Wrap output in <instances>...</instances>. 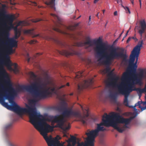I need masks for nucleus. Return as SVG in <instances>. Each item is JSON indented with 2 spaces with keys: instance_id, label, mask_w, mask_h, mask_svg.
I'll list each match as a JSON object with an SVG mask.
<instances>
[{
  "instance_id": "f257e3e1",
  "label": "nucleus",
  "mask_w": 146,
  "mask_h": 146,
  "mask_svg": "<svg viewBox=\"0 0 146 146\" xmlns=\"http://www.w3.org/2000/svg\"><path fill=\"white\" fill-rule=\"evenodd\" d=\"M143 41L141 40L133 49L130 56L129 61V70L124 73L122 77L123 80L126 81L131 80V82L125 84L122 82L119 85L117 84L118 80L117 77L115 76L111 78V80L107 84L108 86L114 87L117 86L119 92L125 96L124 104L128 106V96L129 94L136 89L135 84L141 85L143 79H146V70H141L139 73L136 74L137 66V65L138 57L142 46Z\"/></svg>"
},
{
  "instance_id": "f03ea898",
  "label": "nucleus",
  "mask_w": 146,
  "mask_h": 146,
  "mask_svg": "<svg viewBox=\"0 0 146 146\" xmlns=\"http://www.w3.org/2000/svg\"><path fill=\"white\" fill-rule=\"evenodd\" d=\"M29 119L30 122L43 136L48 146H54L56 145L55 141H59L61 137L59 135H57L54 139H53L51 137H49L47 136L48 133L52 131L54 127H58L64 131L69 129L70 127L69 123H68V126H63L64 118L59 115L50 116L49 120L51 122L52 124L57 123L56 125L51 126L46 123V119L39 113H37L35 107L30 116Z\"/></svg>"
},
{
  "instance_id": "7ed1b4c3",
  "label": "nucleus",
  "mask_w": 146,
  "mask_h": 146,
  "mask_svg": "<svg viewBox=\"0 0 146 146\" xmlns=\"http://www.w3.org/2000/svg\"><path fill=\"white\" fill-rule=\"evenodd\" d=\"M93 43L96 44V47L94 48V50L99 54L104 53L107 48L110 47L111 50L109 52L103 56L105 60L103 62L105 65H109L111 64V61L114 59L120 58L126 59L127 58V55L126 53H124L125 50L124 48H120L119 50L120 51L117 52L115 48H113L112 46H110L103 43L100 38L96 40H90L89 37H88L86 42H78L77 44V46H83L87 44L89 45V47H91L93 45Z\"/></svg>"
},
{
  "instance_id": "20e7f679",
  "label": "nucleus",
  "mask_w": 146,
  "mask_h": 146,
  "mask_svg": "<svg viewBox=\"0 0 146 146\" xmlns=\"http://www.w3.org/2000/svg\"><path fill=\"white\" fill-rule=\"evenodd\" d=\"M5 83L8 88H5L2 86L1 88H0V103L8 109L12 110L19 115H21L25 113H27L29 115L30 118L34 106L26 105V108H21L14 101L11 102L12 105H9L7 103L5 102L3 97L6 99L10 100L12 97V92L14 90L12 84L9 79L5 81Z\"/></svg>"
},
{
  "instance_id": "39448f33",
  "label": "nucleus",
  "mask_w": 146,
  "mask_h": 146,
  "mask_svg": "<svg viewBox=\"0 0 146 146\" xmlns=\"http://www.w3.org/2000/svg\"><path fill=\"white\" fill-rule=\"evenodd\" d=\"M83 111V115L82 116L80 113L78 111H73L71 108H67L68 104L64 101L61 102L56 107L57 110L60 112H62L63 117L69 118L72 116L80 117V120L83 124H86V117L88 116L89 109L88 108H84L81 105Z\"/></svg>"
},
{
  "instance_id": "423d86ee",
  "label": "nucleus",
  "mask_w": 146,
  "mask_h": 146,
  "mask_svg": "<svg viewBox=\"0 0 146 146\" xmlns=\"http://www.w3.org/2000/svg\"><path fill=\"white\" fill-rule=\"evenodd\" d=\"M109 117H111L112 127L119 132L122 133L128 128L127 125L129 124L135 116H131L129 118L125 119L122 117L118 113L113 112Z\"/></svg>"
},
{
  "instance_id": "0eeeda50",
  "label": "nucleus",
  "mask_w": 146,
  "mask_h": 146,
  "mask_svg": "<svg viewBox=\"0 0 146 146\" xmlns=\"http://www.w3.org/2000/svg\"><path fill=\"white\" fill-rule=\"evenodd\" d=\"M105 116H103L102 122L100 124H97V127L96 129L91 131L88 130L86 133V134L92 146H94V142L95 139L98 135L99 132L106 130L103 126L106 127L112 126L111 123L112 120L111 117H109L111 115H108L106 113H105Z\"/></svg>"
},
{
  "instance_id": "6e6552de",
  "label": "nucleus",
  "mask_w": 146,
  "mask_h": 146,
  "mask_svg": "<svg viewBox=\"0 0 146 146\" xmlns=\"http://www.w3.org/2000/svg\"><path fill=\"white\" fill-rule=\"evenodd\" d=\"M24 88L27 91L31 94L34 97L39 99L46 98L48 96L51 95L49 91L50 87L45 88L43 90H41L42 87L38 85L37 82L33 83L30 85L24 87Z\"/></svg>"
},
{
  "instance_id": "1a4fd4ad",
  "label": "nucleus",
  "mask_w": 146,
  "mask_h": 146,
  "mask_svg": "<svg viewBox=\"0 0 146 146\" xmlns=\"http://www.w3.org/2000/svg\"><path fill=\"white\" fill-rule=\"evenodd\" d=\"M9 34L5 32L3 36L0 41V50H4L6 47L9 46L11 47H16L17 46V41L13 38L9 37Z\"/></svg>"
},
{
  "instance_id": "9d476101",
  "label": "nucleus",
  "mask_w": 146,
  "mask_h": 146,
  "mask_svg": "<svg viewBox=\"0 0 146 146\" xmlns=\"http://www.w3.org/2000/svg\"><path fill=\"white\" fill-rule=\"evenodd\" d=\"M5 12L4 11H3L1 12H0V17L1 16H3L7 19L8 22L9 23L10 26H8L6 23L3 21V25L5 26L6 29L9 30H10L13 27L12 25V23L14 20V16L12 15H7L5 14Z\"/></svg>"
},
{
  "instance_id": "9b49d317",
  "label": "nucleus",
  "mask_w": 146,
  "mask_h": 146,
  "mask_svg": "<svg viewBox=\"0 0 146 146\" xmlns=\"http://www.w3.org/2000/svg\"><path fill=\"white\" fill-rule=\"evenodd\" d=\"M68 46L69 48V50H62V51H59V53L66 56H72L74 55H76L79 56L81 55V53L80 52L76 51L74 50L73 48L74 47L73 46L71 47Z\"/></svg>"
},
{
  "instance_id": "f8f14e48",
  "label": "nucleus",
  "mask_w": 146,
  "mask_h": 146,
  "mask_svg": "<svg viewBox=\"0 0 146 146\" xmlns=\"http://www.w3.org/2000/svg\"><path fill=\"white\" fill-rule=\"evenodd\" d=\"M93 78L90 79L88 80H84L82 83L78 85V91L80 93L83 89L90 87L93 83Z\"/></svg>"
},
{
  "instance_id": "ddd939ff",
  "label": "nucleus",
  "mask_w": 146,
  "mask_h": 146,
  "mask_svg": "<svg viewBox=\"0 0 146 146\" xmlns=\"http://www.w3.org/2000/svg\"><path fill=\"white\" fill-rule=\"evenodd\" d=\"M140 25L139 27L140 29L139 31V33L141 37L142 34L144 33L146 29V23L144 20L140 22Z\"/></svg>"
},
{
  "instance_id": "4468645a",
  "label": "nucleus",
  "mask_w": 146,
  "mask_h": 146,
  "mask_svg": "<svg viewBox=\"0 0 146 146\" xmlns=\"http://www.w3.org/2000/svg\"><path fill=\"white\" fill-rule=\"evenodd\" d=\"M27 25V23L25 21H20L17 24L16 26L14 28V30L15 33H20L21 32V31L18 30L17 29V27L19 26H24L26 25Z\"/></svg>"
},
{
  "instance_id": "2eb2a0df",
  "label": "nucleus",
  "mask_w": 146,
  "mask_h": 146,
  "mask_svg": "<svg viewBox=\"0 0 146 146\" xmlns=\"http://www.w3.org/2000/svg\"><path fill=\"white\" fill-rule=\"evenodd\" d=\"M45 78L46 79L44 80V82L41 84V85L39 84L38 83H37L38 84V85L41 86L42 87V86L45 88H46L47 85L50 84V77L47 74H46V75Z\"/></svg>"
},
{
  "instance_id": "dca6fc26",
  "label": "nucleus",
  "mask_w": 146,
  "mask_h": 146,
  "mask_svg": "<svg viewBox=\"0 0 146 146\" xmlns=\"http://www.w3.org/2000/svg\"><path fill=\"white\" fill-rule=\"evenodd\" d=\"M55 0H51L49 2L46 1L45 3L46 5L49 6L52 9H53L54 11L56 10L55 7Z\"/></svg>"
},
{
  "instance_id": "f3484780",
  "label": "nucleus",
  "mask_w": 146,
  "mask_h": 146,
  "mask_svg": "<svg viewBox=\"0 0 146 146\" xmlns=\"http://www.w3.org/2000/svg\"><path fill=\"white\" fill-rule=\"evenodd\" d=\"M51 15L55 19L57 23L61 25V19L58 16L54 14H51Z\"/></svg>"
},
{
  "instance_id": "a211bd4d",
  "label": "nucleus",
  "mask_w": 146,
  "mask_h": 146,
  "mask_svg": "<svg viewBox=\"0 0 146 146\" xmlns=\"http://www.w3.org/2000/svg\"><path fill=\"white\" fill-rule=\"evenodd\" d=\"M54 40L55 43L61 46H65L66 45L65 43L62 42L58 39H54Z\"/></svg>"
},
{
  "instance_id": "6ab92c4d",
  "label": "nucleus",
  "mask_w": 146,
  "mask_h": 146,
  "mask_svg": "<svg viewBox=\"0 0 146 146\" xmlns=\"http://www.w3.org/2000/svg\"><path fill=\"white\" fill-rule=\"evenodd\" d=\"M76 140V137L73 136H71L70 138H69L66 141L68 143H71V142L73 141Z\"/></svg>"
},
{
  "instance_id": "aec40b11",
  "label": "nucleus",
  "mask_w": 146,
  "mask_h": 146,
  "mask_svg": "<svg viewBox=\"0 0 146 146\" xmlns=\"http://www.w3.org/2000/svg\"><path fill=\"white\" fill-rule=\"evenodd\" d=\"M34 30L33 29L25 30L24 33L26 34H32L33 33Z\"/></svg>"
},
{
  "instance_id": "412c9836",
  "label": "nucleus",
  "mask_w": 146,
  "mask_h": 146,
  "mask_svg": "<svg viewBox=\"0 0 146 146\" xmlns=\"http://www.w3.org/2000/svg\"><path fill=\"white\" fill-rule=\"evenodd\" d=\"M83 72H78V73L76 74L75 78H78L81 77L82 76V74Z\"/></svg>"
},
{
  "instance_id": "4be33fe9",
  "label": "nucleus",
  "mask_w": 146,
  "mask_h": 146,
  "mask_svg": "<svg viewBox=\"0 0 146 146\" xmlns=\"http://www.w3.org/2000/svg\"><path fill=\"white\" fill-rule=\"evenodd\" d=\"M49 91L51 92V95L53 93L56 94L57 92V90H56L55 87H53L51 88L50 87V88L49 90Z\"/></svg>"
},
{
  "instance_id": "5701e85b",
  "label": "nucleus",
  "mask_w": 146,
  "mask_h": 146,
  "mask_svg": "<svg viewBox=\"0 0 146 146\" xmlns=\"http://www.w3.org/2000/svg\"><path fill=\"white\" fill-rule=\"evenodd\" d=\"M30 76L33 79H35L37 77V76L33 72H30L29 73Z\"/></svg>"
},
{
  "instance_id": "b1692460",
  "label": "nucleus",
  "mask_w": 146,
  "mask_h": 146,
  "mask_svg": "<svg viewBox=\"0 0 146 146\" xmlns=\"http://www.w3.org/2000/svg\"><path fill=\"white\" fill-rule=\"evenodd\" d=\"M15 51L12 48V47H10L7 50V53L9 54L13 53Z\"/></svg>"
},
{
  "instance_id": "393cba45",
  "label": "nucleus",
  "mask_w": 146,
  "mask_h": 146,
  "mask_svg": "<svg viewBox=\"0 0 146 146\" xmlns=\"http://www.w3.org/2000/svg\"><path fill=\"white\" fill-rule=\"evenodd\" d=\"M12 126V124L11 123L8 124L6 125H5V129L6 130L9 129H11Z\"/></svg>"
},
{
  "instance_id": "a878e982",
  "label": "nucleus",
  "mask_w": 146,
  "mask_h": 146,
  "mask_svg": "<svg viewBox=\"0 0 146 146\" xmlns=\"http://www.w3.org/2000/svg\"><path fill=\"white\" fill-rule=\"evenodd\" d=\"M21 32L15 33L14 38L15 39H17L18 38L21 36Z\"/></svg>"
},
{
  "instance_id": "bb28decb",
  "label": "nucleus",
  "mask_w": 146,
  "mask_h": 146,
  "mask_svg": "<svg viewBox=\"0 0 146 146\" xmlns=\"http://www.w3.org/2000/svg\"><path fill=\"white\" fill-rule=\"evenodd\" d=\"M125 9L126 11V13H128L129 14H130L131 13L130 11L129 10V8L127 7H124L123 6Z\"/></svg>"
},
{
  "instance_id": "cd10ccee",
  "label": "nucleus",
  "mask_w": 146,
  "mask_h": 146,
  "mask_svg": "<svg viewBox=\"0 0 146 146\" xmlns=\"http://www.w3.org/2000/svg\"><path fill=\"white\" fill-rule=\"evenodd\" d=\"M53 29L54 31L59 33H62V31L58 27H54Z\"/></svg>"
},
{
  "instance_id": "c85d7f7f",
  "label": "nucleus",
  "mask_w": 146,
  "mask_h": 146,
  "mask_svg": "<svg viewBox=\"0 0 146 146\" xmlns=\"http://www.w3.org/2000/svg\"><path fill=\"white\" fill-rule=\"evenodd\" d=\"M36 102L37 101L36 100L33 99L31 100L30 102V104H31L34 105H35Z\"/></svg>"
},
{
  "instance_id": "c756f323",
  "label": "nucleus",
  "mask_w": 146,
  "mask_h": 146,
  "mask_svg": "<svg viewBox=\"0 0 146 146\" xmlns=\"http://www.w3.org/2000/svg\"><path fill=\"white\" fill-rule=\"evenodd\" d=\"M42 20L41 19H37L35 20L32 19V21L34 23H36Z\"/></svg>"
},
{
  "instance_id": "7c9ffc66",
  "label": "nucleus",
  "mask_w": 146,
  "mask_h": 146,
  "mask_svg": "<svg viewBox=\"0 0 146 146\" xmlns=\"http://www.w3.org/2000/svg\"><path fill=\"white\" fill-rule=\"evenodd\" d=\"M5 32H1V31H0V41H1V40L2 37L1 36H3L4 34L5 33Z\"/></svg>"
},
{
  "instance_id": "2f4dec72",
  "label": "nucleus",
  "mask_w": 146,
  "mask_h": 146,
  "mask_svg": "<svg viewBox=\"0 0 146 146\" xmlns=\"http://www.w3.org/2000/svg\"><path fill=\"white\" fill-rule=\"evenodd\" d=\"M37 41L35 40H32L29 42L31 44H34Z\"/></svg>"
},
{
  "instance_id": "473e14b6",
  "label": "nucleus",
  "mask_w": 146,
  "mask_h": 146,
  "mask_svg": "<svg viewBox=\"0 0 146 146\" xmlns=\"http://www.w3.org/2000/svg\"><path fill=\"white\" fill-rule=\"evenodd\" d=\"M141 104V103L139 101L137 102V103H136L135 104V106H139V108H140L141 106L140 105Z\"/></svg>"
},
{
  "instance_id": "72a5a7b5",
  "label": "nucleus",
  "mask_w": 146,
  "mask_h": 146,
  "mask_svg": "<svg viewBox=\"0 0 146 146\" xmlns=\"http://www.w3.org/2000/svg\"><path fill=\"white\" fill-rule=\"evenodd\" d=\"M65 86V85H63L61 86H58L57 88L58 90H59V89L64 87Z\"/></svg>"
},
{
  "instance_id": "f704fd0d",
  "label": "nucleus",
  "mask_w": 146,
  "mask_h": 146,
  "mask_svg": "<svg viewBox=\"0 0 146 146\" xmlns=\"http://www.w3.org/2000/svg\"><path fill=\"white\" fill-rule=\"evenodd\" d=\"M27 56L28 58L27 61L28 62H29L30 60V58L29 57V54L28 53L27 54Z\"/></svg>"
},
{
  "instance_id": "c9c22d12",
  "label": "nucleus",
  "mask_w": 146,
  "mask_h": 146,
  "mask_svg": "<svg viewBox=\"0 0 146 146\" xmlns=\"http://www.w3.org/2000/svg\"><path fill=\"white\" fill-rule=\"evenodd\" d=\"M125 105L126 106H127V107H129L130 108H133L134 109H135V107L136 106H135V105L133 106H129V105H128V106H127L126 105H125Z\"/></svg>"
},
{
  "instance_id": "e433bc0d",
  "label": "nucleus",
  "mask_w": 146,
  "mask_h": 146,
  "mask_svg": "<svg viewBox=\"0 0 146 146\" xmlns=\"http://www.w3.org/2000/svg\"><path fill=\"white\" fill-rule=\"evenodd\" d=\"M131 38H132L131 37H129L127 40V43H128L130 41Z\"/></svg>"
},
{
  "instance_id": "4c0bfd02",
  "label": "nucleus",
  "mask_w": 146,
  "mask_h": 146,
  "mask_svg": "<svg viewBox=\"0 0 146 146\" xmlns=\"http://www.w3.org/2000/svg\"><path fill=\"white\" fill-rule=\"evenodd\" d=\"M140 108L141 109V111H143L146 109V107H141V108Z\"/></svg>"
},
{
  "instance_id": "58836bf2",
  "label": "nucleus",
  "mask_w": 146,
  "mask_h": 146,
  "mask_svg": "<svg viewBox=\"0 0 146 146\" xmlns=\"http://www.w3.org/2000/svg\"><path fill=\"white\" fill-rule=\"evenodd\" d=\"M67 29L70 30H72V27L70 26H69L68 27H67Z\"/></svg>"
},
{
  "instance_id": "ea45409f",
  "label": "nucleus",
  "mask_w": 146,
  "mask_h": 146,
  "mask_svg": "<svg viewBox=\"0 0 146 146\" xmlns=\"http://www.w3.org/2000/svg\"><path fill=\"white\" fill-rule=\"evenodd\" d=\"M123 32H124V31L123 30V31H122V32H121V33L120 35H119V37H118V39H119V38H120V37L122 35V34L123 33Z\"/></svg>"
},
{
  "instance_id": "a19ab883",
  "label": "nucleus",
  "mask_w": 146,
  "mask_h": 146,
  "mask_svg": "<svg viewBox=\"0 0 146 146\" xmlns=\"http://www.w3.org/2000/svg\"><path fill=\"white\" fill-rule=\"evenodd\" d=\"M114 15L115 16H116L117 15V11H115L114 13Z\"/></svg>"
},
{
  "instance_id": "79ce46f5",
  "label": "nucleus",
  "mask_w": 146,
  "mask_h": 146,
  "mask_svg": "<svg viewBox=\"0 0 146 146\" xmlns=\"http://www.w3.org/2000/svg\"><path fill=\"white\" fill-rule=\"evenodd\" d=\"M113 70L112 71H111V72H110V75H113Z\"/></svg>"
},
{
  "instance_id": "37998d69",
  "label": "nucleus",
  "mask_w": 146,
  "mask_h": 146,
  "mask_svg": "<svg viewBox=\"0 0 146 146\" xmlns=\"http://www.w3.org/2000/svg\"><path fill=\"white\" fill-rule=\"evenodd\" d=\"M39 35L38 34L35 35L33 36V37H35L38 36Z\"/></svg>"
},
{
  "instance_id": "c03bdc74",
  "label": "nucleus",
  "mask_w": 146,
  "mask_h": 146,
  "mask_svg": "<svg viewBox=\"0 0 146 146\" xmlns=\"http://www.w3.org/2000/svg\"><path fill=\"white\" fill-rule=\"evenodd\" d=\"M91 16H89V22L91 21Z\"/></svg>"
},
{
  "instance_id": "a18cd8bd",
  "label": "nucleus",
  "mask_w": 146,
  "mask_h": 146,
  "mask_svg": "<svg viewBox=\"0 0 146 146\" xmlns=\"http://www.w3.org/2000/svg\"><path fill=\"white\" fill-rule=\"evenodd\" d=\"M100 12H99L98 13V14H97V15H96V16L98 18H99V13Z\"/></svg>"
},
{
  "instance_id": "49530a36",
  "label": "nucleus",
  "mask_w": 146,
  "mask_h": 146,
  "mask_svg": "<svg viewBox=\"0 0 146 146\" xmlns=\"http://www.w3.org/2000/svg\"><path fill=\"white\" fill-rule=\"evenodd\" d=\"M99 0H94V3H96Z\"/></svg>"
},
{
  "instance_id": "de8ad7c7",
  "label": "nucleus",
  "mask_w": 146,
  "mask_h": 146,
  "mask_svg": "<svg viewBox=\"0 0 146 146\" xmlns=\"http://www.w3.org/2000/svg\"><path fill=\"white\" fill-rule=\"evenodd\" d=\"M106 69H107V70L108 71H109L110 70V68L109 67H108V68H107Z\"/></svg>"
},
{
  "instance_id": "09e8293b",
  "label": "nucleus",
  "mask_w": 146,
  "mask_h": 146,
  "mask_svg": "<svg viewBox=\"0 0 146 146\" xmlns=\"http://www.w3.org/2000/svg\"><path fill=\"white\" fill-rule=\"evenodd\" d=\"M139 2L140 6L141 7V0H139Z\"/></svg>"
},
{
  "instance_id": "8fccbe9b",
  "label": "nucleus",
  "mask_w": 146,
  "mask_h": 146,
  "mask_svg": "<svg viewBox=\"0 0 146 146\" xmlns=\"http://www.w3.org/2000/svg\"><path fill=\"white\" fill-rule=\"evenodd\" d=\"M118 39V38H117V39H116V40H115L114 42H113V44H114V43L116 42L117 40H118V39Z\"/></svg>"
},
{
  "instance_id": "3c124183",
  "label": "nucleus",
  "mask_w": 146,
  "mask_h": 146,
  "mask_svg": "<svg viewBox=\"0 0 146 146\" xmlns=\"http://www.w3.org/2000/svg\"><path fill=\"white\" fill-rule=\"evenodd\" d=\"M34 5L35 6H36L37 5V4H36V3H35V2H34Z\"/></svg>"
},
{
  "instance_id": "603ef678",
  "label": "nucleus",
  "mask_w": 146,
  "mask_h": 146,
  "mask_svg": "<svg viewBox=\"0 0 146 146\" xmlns=\"http://www.w3.org/2000/svg\"><path fill=\"white\" fill-rule=\"evenodd\" d=\"M123 146H127L126 143L125 142V143L123 145Z\"/></svg>"
},
{
  "instance_id": "864d4df0",
  "label": "nucleus",
  "mask_w": 146,
  "mask_h": 146,
  "mask_svg": "<svg viewBox=\"0 0 146 146\" xmlns=\"http://www.w3.org/2000/svg\"><path fill=\"white\" fill-rule=\"evenodd\" d=\"M145 100H145V102H144V104L146 105V97H145Z\"/></svg>"
},
{
  "instance_id": "5fc2aeb1",
  "label": "nucleus",
  "mask_w": 146,
  "mask_h": 146,
  "mask_svg": "<svg viewBox=\"0 0 146 146\" xmlns=\"http://www.w3.org/2000/svg\"><path fill=\"white\" fill-rule=\"evenodd\" d=\"M64 137H67V135L66 134H64Z\"/></svg>"
},
{
  "instance_id": "6e6d98bb",
  "label": "nucleus",
  "mask_w": 146,
  "mask_h": 146,
  "mask_svg": "<svg viewBox=\"0 0 146 146\" xmlns=\"http://www.w3.org/2000/svg\"><path fill=\"white\" fill-rule=\"evenodd\" d=\"M120 0H117V2L118 3H120Z\"/></svg>"
},
{
  "instance_id": "4d7b16f0",
  "label": "nucleus",
  "mask_w": 146,
  "mask_h": 146,
  "mask_svg": "<svg viewBox=\"0 0 146 146\" xmlns=\"http://www.w3.org/2000/svg\"><path fill=\"white\" fill-rule=\"evenodd\" d=\"M66 86H69V83H67L66 84Z\"/></svg>"
},
{
  "instance_id": "13d9d810",
  "label": "nucleus",
  "mask_w": 146,
  "mask_h": 146,
  "mask_svg": "<svg viewBox=\"0 0 146 146\" xmlns=\"http://www.w3.org/2000/svg\"><path fill=\"white\" fill-rule=\"evenodd\" d=\"M127 35V33H126L125 35V36H124V38H125V37H126Z\"/></svg>"
},
{
  "instance_id": "bf43d9fd",
  "label": "nucleus",
  "mask_w": 146,
  "mask_h": 146,
  "mask_svg": "<svg viewBox=\"0 0 146 146\" xmlns=\"http://www.w3.org/2000/svg\"><path fill=\"white\" fill-rule=\"evenodd\" d=\"M131 38H133L134 39H137H137L136 38H135L134 37H132Z\"/></svg>"
},
{
  "instance_id": "052dcab7",
  "label": "nucleus",
  "mask_w": 146,
  "mask_h": 146,
  "mask_svg": "<svg viewBox=\"0 0 146 146\" xmlns=\"http://www.w3.org/2000/svg\"><path fill=\"white\" fill-rule=\"evenodd\" d=\"M129 30H127V33H127V34H128V33H129Z\"/></svg>"
},
{
  "instance_id": "680f3d73",
  "label": "nucleus",
  "mask_w": 146,
  "mask_h": 146,
  "mask_svg": "<svg viewBox=\"0 0 146 146\" xmlns=\"http://www.w3.org/2000/svg\"><path fill=\"white\" fill-rule=\"evenodd\" d=\"M131 3H132L133 4V1H131Z\"/></svg>"
},
{
  "instance_id": "e2e57ef3",
  "label": "nucleus",
  "mask_w": 146,
  "mask_h": 146,
  "mask_svg": "<svg viewBox=\"0 0 146 146\" xmlns=\"http://www.w3.org/2000/svg\"><path fill=\"white\" fill-rule=\"evenodd\" d=\"M102 11H103V14H104V13L105 11V10H102Z\"/></svg>"
},
{
  "instance_id": "0e129e2a",
  "label": "nucleus",
  "mask_w": 146,
  "mask_h": 146,
  "mask_svg": "<svg viewBox=\"0 0 146 146\" xmlns=\"http://www.w3.org/2000/svg\"><path fill=\"white\" fill-rule=\"evenodd\" d=\"M111 97H114V95H111Z\"/></svg>"
},
{
  "instance_id": "69168bd1",
  "label": "nucleus",
  "mask_w": 146,
  "mask_h": 146,
  "mask_svg": "<svg viewBox=\"0 0 146 146\" xmlns=\"http://www.w3.org/2000/svg\"><path fill=\"white\" fill-rule=\"evenodd\" d=\"M73 95V93H71L70 94V95H71V96H72Z\"/></svg>"
},
{
  "instance_id": "338daca9",
  "label": "nucleus",
  "mask_w": 146,
  "mask_h": 146,
  "mask_svg": "<svg viewBox=\"0 0 146 146\" xmlns=\"http://www.w3.org/2000/svg\"><path fill=\"white\" fill-rule=\"evenodd\" d=\"M125 38H124V37H123V39H122V41H123L124 40V39Z\"/></svg>"
},
{
  "instance_id": "774afa93",
  "label": "nucleus",
  "mask_w": 146,
  "mask_h": 146,
  "mask_svg": "<svg viewBox=\"0 0 146 146\" xmlns=\"http://www.w3.org/2000/svg\"><path fill=\"white\" fill-rule=\"evenodd\" d=\"M78 24H78V23L76 25V26H78Z\"/></svg>"
}]
</instances>
